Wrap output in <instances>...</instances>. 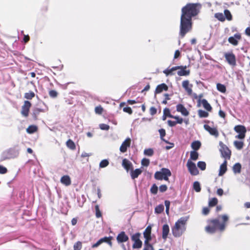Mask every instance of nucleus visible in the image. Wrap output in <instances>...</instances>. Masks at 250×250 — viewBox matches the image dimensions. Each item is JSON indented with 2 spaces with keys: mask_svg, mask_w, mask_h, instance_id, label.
<instances>
[{
  "mask_svg": "<svg viewBox=\"0 0 250 250\" xmlns=\"http://www.w3.org/2000/svg\"><path fill=\"white\" fill-rule=\"evenodd\" d=\"M20 148L18 145L10 147L2 152L0 160L1 161L17 157L20 153Z\"/></svg>",
  "mask_w": 250,
  "mask_h": 250,
  "instance_id": "obj_3",
  "label": "nucleus"
},
{
  "mask_svg": "<svg viewBox=\"0 0 250 250\" xmlns=\"http://www.w3.org/2000/svg\"><path fill=\"white\" fill-rule=\"evenodd\" d=\"M61 182L66 186H69L71 184L70 179L69 177L67 175L63 176L61 178Z\"/></svg>",
  "mask_w": 250,
  "mask_h": 250,
  "instance_id": "obj_25",
  "label": "nucleus"
},
{
  "mask_svg": "<svg viewBox=\"0 0 250 250\" xmlns=\"http://www.w3.org/2000/svg\"><path fill=\"white\" fill-rule=\"evenodd\" d=\"M82 248V244L80 241H78L74 244L73 248L74 250H81Z\"/></svg>",
  "mask_w": 250,
  "mask_h": 250,
  "instance_id": "obj_45",
  "label": "nucleus"
},
{
  "mask_svg": "<svg viewBox=\"0 0 250 250\" xmlns=\"http://www.w3.org/2000/svg\"><path fill=\"white\" fill-rule=\"evenodd\" d=\"M219 146L220 147L219 150L221 153L222 157L226 159H229L231 155L230 150L229 149L228 146L222 142H220Z\"/></svg>",
  "mask_w": 250,
  "mask_h": 250,
  "instance_id": "obj_7",
  "label": "nucleus"
},
{
  "mask_svg": "<svg viewBox=\"0 0 250 250\" xmlns=\"http://www.w3.org/2000/svg\"><path fill=\"white\" fill-rule=\"evenodd\" d=\"M158 131L160 133L161 139L166 143H169V142L168 141H167L164 139V137L166 135L165 130L163 128H161L159 129Z\"/></svg>",
  "mask_w": 250,
  "mask_h": 250,
  "instance_id": "obj_38",
  "label": "nucleus"
},
{
  "mask_svg": "<svg viewBox=\"0 0 250 250\" xmlns=\"http://www.w3.org/2000/svg\"><path fill=\"white\" fill-rule=\"evenodd\" d=\"M187 166L190 173L192 175H197L199 173V171L196 167V165L190 160L188 161Z\"/></svg>",
  "mask_w": 250,
  "mask_h": 250,
  "instance_id": "obj_9",
  "label": "nucleus"
},
{
  "mask_svg": "<svg viewBox=\"0 0 250 250\" xmlns=\"http://www.w3.org/2000/svg\"><path fill=\"white\" fill-rule=\"evenodd\" d=\"M122 166L127 172L129 171V170H131L133 169L132 164L126 159H124L123 160Z\"/></svg>",
  "mask_w": 250,
  "mask_h": 250,
  "instance_id": "obj_16",
  "label": "nucleus"
},
{
  "mask_svg": "<svg viewBox=\"0 0 250 250\" xmlns=\"http://www.w3.org/2000/svg\"><path fill=\"white\" fill-rule=\"evenodd\" d=\"M201 5L199 3H188L182 9L181 16L192 20L199 12Z\"/></svg>",
  "mask_w": 250,
  "mask_h": 250,
  "instance_id": "obj_2",
  "label": "nucleus"
},
{
  "mask_svg": "<svg viewBox=\"0 0 250 250\" xmlns=\"http://www.w3.org/2000/svg\"><path fill=\"white\" fill-rule=\"evenodd\" d=\"M176 110L180 112L183 116H187L189 115V112L182 104H179L176 105Z\"/></svg>",
  "mask_w": 250,
  "mask_h": 250,
  "instance_id": "obj_15",
  "label": "nucleus"
},
{
  "mask_svg": "<svg viewBox=\"0 0 250 250\" xmlns=\"http://www.w3.org/2000/svg\"><path fill=\"white\" fill-rule=\"evenodd\" d=\"M31 106V103L28 101H25L21 107V114L24 117L28 115L29 109Z\"/></svg>",
  "mask_w": 250,
  "mask_h": 250,
  "instance_id": "obj_11",
  "label": "nucleus"
},
{
  "mask_svg": "<svg viewBox=\"0 0 250 250\" xmlns=\"http://www.w3.org/2000/svg\"><path fill=\"white\" fill-rule=\"evenodd\" d=\"M167 85L166 84L163 83L157 86L155 91V94H156L158 93H160L164 90L167 91Z\"/></svg>",
  "mask_w": 250,
  "mask_h": 250,
  "instance_id": "obj_18",
  "label": "nucleus"
},
{
  "mask_svg": "<svg viewBox=\"0 0 250 250\" xmlns=\"http://www.w3.org/2000/svg\"><path fill=\"white\" fill-rule=\"evenodd\" d=\"M192 28V20L181 16L180 19L179 35L183 38Z\"/></svg>",
  "mask_w": 250,
  "mask_h": 250,
  "instance_id": "obj_4",
  "label": "nucleus"
},
{
  "mask_svg": "<svg viewBox=\"0 0 250 250\" xmlns=\"http://www.w3.org/2000/svg\"><path fill=\"white\" fill-rule=\"evenodd\" d=\"M35 93L32 91L25 93L24 94V98L28 100H31L35 97Z\"/></svg>",
  "mask_w": 250,
  "mask_h": 250,
  "instance_id": "obj_42",
  "label": "nucleus"
},
{
  "mask_svg": "<svg viewBox=\"0 0 250 250\" xmlns=\"http://www.w3.org/2000/svg\"><path fill=\"white\" fill-rule=\"evenodd\" d=\"M167 124L168 125L171 127L174 126L177 124L175 121H172L171 120H168Z\"/></svg>",
  "mask_w": 250,
  "mask_h": 250,
  "instance_id": "obj_61",
  "label": "nucleus"
},
{
  "mask_svg": "<svg viewBox=\"0 0 250 250\" xmlns=\"http://www.w3.org/2000/svg\"><path fill=\"white\" fill-rule=\"evenodd\" d=\"M227 162L226 160H225L223 163L220 167L219 172L218 174L219 176H222L225 173L227 170Z\"/></svg>",
  "mask_w": 250,
  "mask_h": 250,
  "instance_id": "obj_23",
  "label": "nucleus"
},
{
  "mask_svg": "<svg viewBox=\"0 0 250 250\" xmlns=\"http://www.w3.org/2000/svg\"><path fill=\"white\" fill-rule=\"evenodd\" d=\"M167 189V187L166 185H162L159 187V190L161 192H165Z\"/></svg>",
  "mask_w": 250,
  "mask_h": 250,
  "instance_id": "obj_55",
  "label": "nucleus"
},
{
  "mask_svg": "<svg viewBox=\"0 0 250 250\" xmlns=\"http://www.w3.org/2000/svg\"><path fill=\"white\" fill-rule=\"evenodd\" d=\"M109 165V161L107 159H104L101 161L99 164L100 168H104Z\"/></svg>",
  "mask_w": 250,
  "mask_h": 250,
  "instance_id": "obj_39",
  "label": "nucleus"
},
{
  "mask_svg": "<svg viewBox=\"0 0 250 250\" xmlns=\"http://www.w3.org/2000/svg\"><path fill=\"white\" fill-rule=\"evenodd\" d=\"M198 112V115L200 118H206L208 116V113L207 111L201 109H199Z\"/></svg>",
  "mask_w": 250,
  "mask_h": 250,
  "instance_id": "obj_40",
  "label": "nucleus"
},
{
  "mask_svg": "<svg viewBox=\"0 0 250 250\" xmlns=\"http://www.w3.org/2000/svg\"><path fill=\"white\" fill-rule=\"evenodd\" d=\"M123 110L124 112L127 113L129 114H131L132 113V110L131 107L129 106L124 107Z\"/></svg>",
  "mask_w": 250,
  "mask_h": 250,
  "instance_id": "obj_53",
  "label": "nucleus"
},
{
  "mask_svg": "<svg viewBox=\"0 0 250 250\" xmlns=\"http://www.w3.org/2000/svg\"><path fill=\"white\" fill-rule=\"evenodd\" d=\"M189 86V81L188 80L184 81L182 82V86L185 89V90L188 92V95H191L192 94V89L191 87L192 85H190V87H188Z\"/></svg>",
  "mask_w": 250,
  "mask_h": 250,
  "instance_id": "obj_19",
  "label": "nucleus"
},
{
  "mask_svg": "<svg viewBox=\"0 0 250 250\" xmlns=\"http://www.w3.org/2000/svg\"><path fill=\"white\" fill-rule=\"evenodd\" d=\"M222 219L223 221V222L222 223H224L226 225L225 223L228 221L229 217L227 215L224 214L222 216Z\"/></svg>",
  "mask_w": 250,
  "mask_h": 250,
  "instance_id": "obj_60",
  "label": "nucleus"
},
{
  "mask_svg": "<svg viewBox=\"0 0 250 250\" xmlns=\"http://www.w3.org/2000/svg\"><path fill=\"white\" fill-rule=\"evenodd\" d=\"M144 153L145 155L152 156L154 154V151L152 148H148L144 150Z\"/></svg>",
  "mask_w": 250,
  "mask_h": 250,
  "instance_id": "obj_43",
  "label": "nucleus"
},
{
  "mask_svg": "<svg viewBox=\"0 0 250 250\" xmlns=\"http://www.w3.org/2000/svg\"><path fill=\"white\" fill-rule=\"evenodd\" d=\"M95 211H96V216L97 218H99L102 216V213L100 210L99 207L98 205H96L95 207Z\"/></svg>",
  "mask_w": 250,
  "mask_h": 250,
  "instance_id": "obj_49",
  "label": "nucleus"
},
{
  "mask_svg": "<svg viewBox=\"0 0 250 250\" xmlns=\"http://www.w3.org/2000/svg\"><path fill=\"white\" fill-rule=\"evenodd\" d=\"M233 143L234 146L238 150H241L243 147L244 143L243 142L235 141Z\"/></svg>",
  "mask_w": 250,
  "mask_h": 250,
  "instance_id": "obj_31",
  "label": "nucleus"
},
{
  "mask_svg": "<svg viewBox=\"0 0 250 250\" xmlns=\"http://www.w3.org/2000/svg\"><path fill=\"white\" fill-rule=\"evenodd\" d=\"M149 163V160L147 158H143L141 161L142 165L145 167L148 166Z\"/></svg>",
  "mask_w": 250,
  "mask_h": 250,
  "instance_id": "obj_50",
  "label": "nucleus"
},
{
  "mask_svg": "<svg viewBox=\"0 0 250 250\" xmlns=\"http://www.w3.org/2000/svg\"><path fill=\"white\" fill-rule=\"evenodd\" d=\"M142 172V171L140 168H137L135 170H133L132 169L130 171V176L132 179H135L137 178L139 175H140Z\"/></svg>",
  "mask_w": 250,
  "mask_h": 250,
  "instance_id": "obj_22",
  "label": "nucleus"
},
{
  "mask_svg": "<svg viewBox=\"0 0 250 250\" xmlns=\"http://www.w3.org/2000/svg\"><path fill=\"white\" fill-rule=\"evenodd\" d=\"M228 41H229V43H230L231 44H233L234 45H237L238 44V43L237 40H236L233 37H230L229 38Z\"/></svg>",
  "mask_w": 250,
  "mask_h": 250,
  "instance_id": "obj_47",
  "label": "nucleus"
},
{
  "mask_svg": "<svg viewBox=\"0 0 250 250\" xmlns=\"http://www.w3.org/2000/svg\"><path fill=\"white\" fill-rule=\"evenodd\" d=\"M103 110V108L101 106H97L95 109V112L98 114H101Z\"/></svg>",
  "mask_w": 250,
  "mask_h": 250,
  "instance_id": "obj_59",
  "label": "nucleus"
},
{
  "mask_svg": "<svg viewBox=\"0 0 250 250\" xmlns=\"http://www.w3.org/2000/svg\"><path fill=\"white\" fill-rule=\"evenodd\" d=\"M214 17L220 21H225V17L222 13H215Z\"/></svg>",
  "mask_w": 250,
  "mask_h": 250,
  "instance_id": "obj_28",
  "label": "nucleus"
},
{
  "mask_svg": "<svg viewBox=\"0 0 250 250\" xmlns=\"http://www.w3.org/2000/svg\"><path fill=\"white\" fill-rule=\"evenodd\" d=\"M131 139L129 138L126 139L122 144L120 150L121 152L124 153L126 151L127 148L130 145Z\"/></svg>",
  "mask_w": 250,
  "mask_h": 250,
  "instance_id": "obj_13",
  "label": "nucleus"
},
{
  "mask_svg": "<svg viewBox=\"0 0 250 250\" xmlns=\"http://www.w3.org/2000/svg\"><path fill=\"white\" fill-rule=\"evenodd\" d=\"M180 67H182L180 68V70L178 71L177 74L179 76H188L189 75L190 73V70H186L187 69V66H183L181 65Z\"/></svg>",
  "mask_w": 250,
  "mask_h": 250,
  "instance_id": "obj_17",
  "label": "nucleus"
},
{
  "mask_svg": "<svg viewBox=\"0 0 250 250\" xmlns=\"http://www.w3.org/2000/svg\"><path fill=\"white\" fill-rule=\"evenodd\" d=\"M234 130L239 134H245L247 131L246 128L245 126L242 125H236Z\"/></svg>",
  "mask_w": 250,
  "mask_h": 250,
  "instance_id": "obj_21",
  "label": "nucleus"
},
{
  "mask_svg": "<svg viewBox=\"0 0 250 250\" xmlns=\"http://www.w3.org/2000/svg\"><path fill=\"white\" fill-rule=\"evenodd\" d=\"M204 107L208 111H210L212 109L211 105L206 99H203L201 101Z\"/></svg>",
  "mask_w": 250,
  "mask_h": 250,
  "instance_id": "obj_26",
  "label": "nucleus"
},
{
  "mask_svg": "<svg viewBox=\"0 0 250 250\" xmlns=\"http://www.w3.org/2000/svg\"><path fill=\"white\" fill-rule=\"evenodd\" d=\"M241 165L240 163H237L234 165L233 167V171L235 173H239L241 172Z\"/></svg>",
  "mask_w": 250,
  "mask_h": 250,
  "instance_id": "obj_27",
  "label": "nucleus"
},
{
  "mask_svg": "<svg viewBox=\"0 0 250 250\" xmlns=\"http://www.w3.org/2000/svg\"><path fill=\"white\" fill-rule=\"evenodd\" d=\"M171 175L170 170L167 168H162L161 171H157L154 174V178L158 180H168V177Z\"/></svg>",
  "mask_w": 250,
  "mask_h": 250,
  "instance_id": "obj_6",
  "label": "nucleus"
},
{
  "mask_svg": "<svg viewBox=\"0 0 250 250\" xmlns=\"http://www.w3.org/2000/svg\"><path fill=\"white\" fill-rule=\"evenodd\" d=\"M144 234H146V235H151V225L148 226L146 229L145 230L143 235H144Z\"/></svg>",
  "mask_w": 250,
  "mask_h": 250,
  "instance_id": "obj_48",
  "label": "nucleus"
},
{
  "mask_svg": "<svg viewBox=\"0 0 250 250\" xmlns=\"http://www.w3.org/2000/svg\"><path fill=\"white\" fill-rule=\"evenodd\" d=\"M66 146L68 148H69L72 150L75 149L76 148V146H75V143H74V142L73 141H72L70 139L68 140L66 142Z\"/></svg>",
  "mask_w": 250,
  "mask_h": 250,
  "instance_id": "obj_37",
  "label": "nucleus"
},
{
  "mask_svg": "<svg viewBox=\"0 0 250 250\" xmlns=\"http://www.w3.org/2000/svg\"><path fill=\"white\" fill-rule=\"evenodd\" d=\"M225 58L229 64L232 66L236 65V58L232 53H227L225 54Z\"/></svg>",
  "mask_w": 250,
  "mask_h": 250,
  "instance_id": "obj_10",
  "label": "nucleus"
},
{
  "mask_svg": "<svg viewBox=\"0 0 250 250\" xmlns=\"http://www.w3.org/2000/svg\"><path fill=\"white\" fill-rule=\"evenodd\" d=\"M7 172V168L3 166L0 165V174H5Z\"/></svg>",
  "mask_w": 250,
  "mask_h": 250,
  "instance_id": "obj_56",
  "label": "nucleus"
},
{
  "mask_svg": "<svg viewBox=\"0 0 250 250\" xmlns=\"http://www.w3.org/2000/svg\"><path fill=\"white\" fill-rule=\"evenodd\" d=\"M189 218L188 216H184L179 218L176 222L172 229V232L175 237H180L186 230V223Z\"/></svg>",
  "mask_w": 250,
  "mask_h": 250,
  "instance_id": "obj_1",
  "label": "nucleus"
},
{
  "mask_svg": "<svg viewBox=\"0 0 250 250\" xmlns=\"http://www.w3.org/2000/svg\"><path fill=\"white\" fill-rule=\"evenodd\" d=\"M158 189V187L156 186V184H154L151 186L150 188V192L152 194L155 195L157 193Z\"/></svg>",
  "mask_w": 250,
  "mask_h": 250,
  "instance_id": "obj_46",
  "label": "nucleus"
},
{
  "mask_svg": "<svg viewBox=\"0 0 250 250\" xmlns=\"http://www.w3.org/2000/svg\"><path fill=\"white\" fill-rule=\"evenodd\" d=\"M49 96L52 98H56L58 95V93L56 91L54 90H51L49 92Z\"/></svg>",
  "mask_w": 250,
  "mask_h": 250,
  "instance_id": "obj_52",
  "label": "nucleus"
},
{
  "mask_svg": "<svg viewBox=\"0 0 250 250\" xmlns=\"http://www.w3.org/2000/svg\"><path fill=\"white\" fill-rule=\"evenodd\" d=\"M116 239L119 243H121L126 242L129 238L124 231H122L118 234Z\"/></svg>",
  "mask_w": 250,
  "mask_h": 250,
  "instance_id": "obj_12",
  "label": "nucleus"
},
{
  "mask_svg": "<svg viewBox=\"0 0 250 250\" xmlns=\"http://www.w3.org/2000/svg\"><path fill=\"white\" fill-rule=\"evenodd\" d=\"M102 241H103V239H99L96 243H95L94 244H93L92 246V248H95L98 247L101 244H102Z\"/></svg>",
  "mask_w": 250,
  "mask_h": 250,
  "instance_id": "obj_58",
  "label": "nucleus"
},
{
  "mask_svg": "<svg viewBox=\"0 0 250 250\" xmlns=\"http://www.w3.org/2000/svg\"><path fill=\"white\" fill-rule=\"evenodd\" d=\"M204 128L206 130L208 131L210 135L214 136L215 137L218 136V131L216 128H212L208 125H204Z\"/></svg>",
  "mask_w": 250,
  "mask_h": 250,
  "instance_id": "obj_14",
  "label": "nucleus"
},
{
  "mask_svg": "<svg viewBox=\"0 0 250 250\" xmlns=\"http://www.w3.org/2000/svg\"><path fill=\"white\" fill-rule=\"evenodd\" d=\"M164 210V206L162 204H160L156 207L155 208V213L160 214L162 213Z\"/></svg>",
  "mask_w": 250,
  "mask_h": 250,
  "instance_id": "obj_36",
  "label": "nucleus"
},
{
  "mask_svg": "<svg viewBox=\"0 0 250 250\" xmlns=\"http://www.w3.org/2000/svg\"><path fill=\"white\" fill-rule=\"evenodd\" d=\"M224 13L225 19H226L227 20L229 21L232 20V16L229 10L225 9L224 11Z\"/></svg>",
  "mask_w": 250,
  "mask_h": 250,
  "instance_id": "obj_30",
  "label": "nucleus"
},
{
  "mask_svg": "<svg viewBox=\"0 0 250 250\" xmlns=\"http://www.w3.org/2000/svg\"><path fill=\"white\" fill-rule=\"evenodd\" d=\"M201 144L199 141H195L191 143V147L194 150L193 151H196L201 147Z\"/></svg>",
  "mask_w": 250,
  "mask_h": 250,
  "instance_id": "obj_24",
  "label": "nucleus"
},
{
  "mask_svg": "<svg viewBox=\"0 0 250 250\" xmlns=\"http://www.w3.org/2000/svg\"><path fill=\"white\" fill-rule=\"evenodd\" d=\"M169 232V228L167 224H165L163 226L162 229V238L166 240L168 236Z\"/></svg>",
  "mask_w": 250,
  "mask_h": 250,
  "instance_id": "obj_20",
  "label": "nucleus"
},
{
  "mask_svg": "<svg viewBox=\"0 0 250 250\" xmlns=\"http://www.w3.org/2000/svg\"><path fill=\"white\" fill-rule=\"evenodd\" d=\"M99 127L101 130H108L110 127L108 125L104 124H101L99 125Z\"/></svg>",
  "mask_w": 250,
  "mask_h": 250,
  "instance_id": "obj_51",
  "label": "nucleus"
},
{
  "mask_svg": "<svg viewBox=\"0 0 250 250\" xmlns=\"http://www.w3.org/2000/svg\"><path fill=\"white\" fill-rule=\"evenodd\" d=\"M199 154L197 151H191L190 154V159L193 161H196L198 158Z\"/></svg>",
  "mask_w": 250,
  "mask_h": 250,
  "instance_id": "obj_32",
  "label": "nucleus"
},
{
  "mask_svg": "<svg viewBox=\"0 0 250 250\" xmlns=\"http://www.w3.org/2000/svg\"><path fill=\"white\" fill-rule=\"evenodd\" d=\"M197 167L201 170H204L206 168V164L204 161H199L197 163Z\"/></svg>",
  "mask_w": 250,
  "mask_h": 250,
  "instance_id": "obj_41",
  "label": "nucleus"
},
{
  "mask_svg": "<svg viewBox=\"0 0 250 250\" xmlns=\"http://www.w3.org/2000/svg\"><path fill=\"white\" fill-rule=\"evenodd\" d=\"M218 203V200L216 198L214 197L211 199L208 202V205L209 207H214L217 205Z\"/></svg>",
  "mask_w": 250,
  "mask_h": 250,
  "instance_id": "obj_44",
  "label": "nucleus"
},
{
  "mask_svg": "<svg viewBox=\"0 0 250 250\" xmlns=\"http://www.w3.org/2000/svg\"><path fill=\"white\" fill-rule=\"evenodd\" d=\"M209 212V209L208 208L205 207L203 209V214L204 215H207Z\"/></svg>",
  "mask_w": 250,
  "mask_h": 250,
  "instance_id": "obj_63",
  "label": "nucleus"
},
{
  "mask_svg": "<svg viewBox=\"0 0 250 250\" xmlns=\"http://www.w3.org/2000/svg\"><path fill=\"white\" fill-rule=\"evenodd\" d=\"M168 117L175 119L176 120L175 121L176 124H181L183 122V119L182 118H180L177 116L172 115L171 114H169Z\"/></svg>",
  "mask_w": 250,
  "mask_h": 250,
  "instance_id": "obj_29",
  "label": "nucleus"
},
{
  "mask_svg": "<svg viewBox=\"0 0 250 250\" xmlns=\"http://www.w3.org/2000/svg\"><path fill=\"white\" fill-rule=\"evenodd\" d=\"M166 112H168V116L169 115V114H170V110L168 108H165L164 109V114H163V118H162V119L163 120H165L166 119V118H167V116H166Z\"/></svg>",
  "mask_w": 250,
  "mask_h": 250,
  "instance_id": "obj_54",
  "label": "nucleus"
},
{
  "mask_svg": "<svg viewBox=\"0 0 250 250\" xmlns=\"http://www.w3.org/2000/svg\"><path fill=\"white\" fill-rule=\"evenodd\" d=\"M37 130V127L35 125H30L27 129L26 131L29 134H32L35 132Z\"/></svg>",
  "mask_w": 250,
  "mask_h": 250,
  "instance_id": "obj_35",
  "label": "nucleus"
},
{
  "mask_svg": "<svg viewBox=\"0 0 250 250\" xmlns=\"http://www.w3.org/2000/svg\"><path fill=\"white\" fill-rule=\"evenodd\" d=\"M149 111H150V114L151 115H154L155 114H156L157 109L155 107L152 106L150 107Z\"/></svg>",
  "mask_w": 250,
  "mask_h": 250,
  "instance_id": "obj_57",
  "label": "nucleus"
},
{
  "mask_svg": "<svg viewBox=\"0 0 250 250\" xmlns=\"http://www.w3.org/2000/svg\"><path fill=\"white\" fill-rule=\"evenodd\" d=\"M193 188L196 192H200L201 189L200 183L198 181L194 182L193 184Z\"/></svg>",
  "mask_w": 250,
  "mask_h": 250,
  "instance_id": "obj_33",
  "label": "nucleus"
},
{
  "mask_svg": "<svg viewBox=\"0 0 250 250\" xmlns=\"http://www.w3.org/2000/svg\"><path fill=\"white\" fill-rule=\"evenodd\" d=\"M144 246H145L144 248L149 247V248H150L151 249H152V247H153L152 246V245L149 243V241H145Z\"/></svg>",
  "mask_w": 250,
  "mask_h": 250,
  "instance_id": "obj_62",
  "label": "nucleus"
},
{
  "mask_svg": "<svg viewBox=\"0 0 250 250\" xmlns=\"http://www.w3.org/2000/svg\"><path fill=\"white\" fill-rule=\"evenodd\" d=\"M216 87L217 89L222 93H225L226 91V87L223 84L218 83L216 85Z\"/></svg>",
  "mask_w": 250,
  "mask_h": 250,
  "instance_id": "obj_34",
  "label": "nucleus"
},
{
  "mask_svg": "<svg viewBox=\"0 0 250 250\" xmlns=\"http://www.w3.org/2000/svg\"><path fill=\"white\" fill-rule=\"evenodd\" d=\"M141 233L137 232L131 236V240L134 241L132 248L133 249H140L142 246V242L140 239Z\"/></svg>",
  "mask_w": 250,
  "mask_h": 250,
  "instance_id": "obj_8",
  "label": "nucleus"
},
{
  "mask_svg": "<svg viewBox=\"0 0 250 250\" xmlns=\"http://www.w3.org/2000/svg\"><path fill=\"white\" fill-rule=\"evenodd\" d=\"M210 224V225L207 226L205 228L206 231L208 233H214L217 230L222 232L225 229V224L221 223L218 219L211 220Z\"/></svg>",
  "mask_w": 250,
  "mask_h": 250,
  "instance_id": "obj_5",
  "label": "nucleus"
},
{
  "mask_svg": "<svg viewBox=\"0 0 250 250\" xmlns=\"http://www.w3.org/2000/svg\"><path fill=\"white\" fill-rule=\"evenodd\" d=\"M245 134H239L238 135H237L235 136L236 138H237V139H239L240 140L244 139L245 138Z\"/></svg>",
  "mask_w": 250,
  "mask_h": 250,
  "instance_id": "obj_64",
  "label": "nucleus"
}]
</instances>
